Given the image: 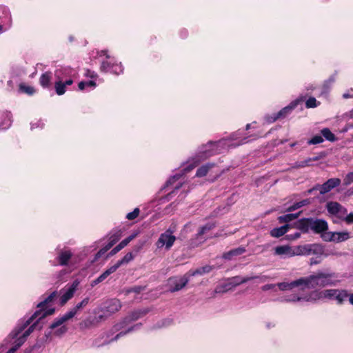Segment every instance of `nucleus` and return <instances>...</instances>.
I'll use <instances>...</instances> for the list:
<instances>
[{
    "label": "nucleus",
    "mask_w": 353,
    "mask_h": 353,
    "mask_svg": "<svg viewBox=\"0 0 353 353\" xmlns=\"http://www.w3.org/2000/svg\"><path fill=\"white\" fill-rule=\"evenodd\" d=\"M339 281L334 272L318 271L308 276L301 277L292 281L279 283L276 285L281 291H293L294 293L306 292L305 289L336 285Z\"/></svg>",
    "instance_id": "1"
},
{
    "label": "nucleus",
    "mask_w": 353,
    "mask_h": 353,
    "mask_svg": "<svg viewBox=\"0 0 353 353\" xmlns=\"http://www.w3.org/2000/svg\"><path fill=\"white\" fill-rule=\"evenodd\" d=\"M348 297V292L343 289H327L312 290L309 292L292 293L282 297V301L287 303H316L321 299L334 300L341 305Z\"/></svg>",
    "instance_id": "2"
},
{
    "label": "nucleus",
    "mask_w": 353,
    "mask_h": 353,
    "mask_svg": "<svg viewBox=\"0 0 353 353\" xmlns=\"http://www.w3.org/2000/svg\"><path fill=\"white\" fill-rule=\"evenodd\" d=\"M323 253V247L318 244L290 246L279 245L274 248V255L281 259H288L295 256L311 255Z\"/></svg>",
    "instance_id": "3"
},
{
    "label": "nucleus",
    "mask_w": 353,
    "mask_h": 353,
    "mask_svg": "<svg viewBox=\"0 0 353 353\" xmlns=\"http://www.w3.org/2000/svg\"><path fill=\"white\" fill-rule=\"evenodd\" d=\"M240 135H241V132L238 131L232 134L230 139H223L215 143L210 142L204 147L200 153L203 158H208L214 154L216 152H221V150L219 149V148L236 147L248 142L247 140L248 138L246 137L243 139H239Z\"/></svg>",
    "instance_id": "4"
},
{
    "label": "nucleus",
    "mask_w": 353,
    "mask_h": 353,
    "mask_svg": "<svg viewBox=\"0 0 353 353\" xmlns=\"http://www.w3.org/2000/svg\"><path fill=\"white\" fill-rule=\"evenodd\" d=\"M98 57L101 60L100 70L104 72H110L119 75L123 72V66L121 62H118L110 56L107 50L98 52Z\"/></svg>",
    "instance_id": "5"
},
{
    "label": "nucleus",
    "mask_w": 353,
    "mask_h": 353,
    "mask_svg": "<svg viewBox=\"0 0 353 353\" xmlns=\"http://www.w3.org/2000/svg\"><path fill=\"white\" fill-rule=\"evenodd\" d=\"M121 307V302L118 299H111L105 303L104 309L101 310L103 312L102 314H99L91 319H88L82 323V325L84 327H89L92 325L97 324L101 321H103L108 315L117 312Z\"/></svg>",
    "instance_id": "6"
},
{
    "label": "nucleus",
    "mask_w": 353,
    "mask_h": 353,
    "mask_svg": "<svg viewBox=\"0 0 353 353\" xmlns=\"http://www.w3.org/2000/svg\"><path fill=\"white\" fill-rule=\"evenodd\" d=\"M56 296L57 292H53L43 301L39 303L37 305V307L39 308V310L34 312V314L32 316L29 321H27V323L29 324L36 319L38 320H41L47 316L52 315L54 312V308L49 307L48 305L51 303Z\"/></svg>",
    "instance_id": "7"
},
{
    "label": "nucleus",
    "mask_w": 353,
    "mask_h": 353,
    "mask_svg": "<svg viewBox=\"0 0 353 353\" xmlns=\"http://www.w3.org/2000/svg\"><path fill=\"white\" fill-rule=\"evenodd\" d=\"M300 101L301 100L297 99L292 101L288 105L282 108L277 113H275L271 116H267L265 118L267 121L268 123H273L276 121L277 119L285 118L286 117L291 114V112L295 108L297 107Z\"/></svg>",
    "instance_id": "8"
},
{
    "label": "nucleus",
    "mask_w": 353,
    "mask_h": 353,
    "mask_svg": "<svg viewBox=\"0 0 353 353\" xmlns=\"http://www.w3.org/2000/svg\"><path fill=\"white\" fill-rule=\"evenodd\" d=\"M89 303V298L86 297L83 299L81 302L77 303L73 308L67 312L63 316H59L57 321L52 325V327H56L57 325H60L61 323H64L67 321L73 318L77 312L81 308L85 307Z\"/></svg>",
    "instance_id": "9"
},
{
    "label": "nucleus",
    "mask_w": 353,
    "mask_h": 353,
    "mask_svg": "<svg viewBox=\"0 0 353 353\" xmlns=\"http://www.w3.org/2000/svg\"><path fill=\"white\" fill-rule=\"evenodd\" d=\"M80 281L78 279L74 280L70 285L60 290V303L61 305H65L70 299H71L79 285Z\"/></svg>",
    "instance_id": "10"
},
{
    "label": "nucleus",
    "mask_w": 353,
    "mask_h": 353,
    "mask_svg": "<svg viewBox=\"0 0 353 353\" xmlns=\"http://www.w3.org/2000/svg\"><path fill=\"white\" fill-rule=\"evenodd\" d=\"M326 209L330 216L341 219L347 213V210L341 204L334 201H330L326 204Z\"/></svg>",
    "instance_id": "11"
},
{
    "label": "nucleus",
    "mask_w": 353,
    "mask_h": 353,
    "mask_svg": "<svg viewBox=\"0 0 353 353\" xmlns=\"http://www.w3.org/2000/svg\"><path fill=\"white\" fill-rule=\"evenodd\" d=\"M77 72L69 66L60 67L55 70V81H65V79H73L76 77Z\"/></svg>",
    "instance_id": "12"
},
{
    "label": "nucleus",
    "mask_w": 353,
    "mask_h": 353,
    "mask_svg": "<svg viewBox=\"0 0 353 353\" xmlns=\"http://www.w3.org/2000/svg\"><path fill=\"white\" fill-rule=\"evenodd\" d=\"M175 240L176 237L172 234V232L167 230L160 235L157 242V246L158 248H165L166 250H169L174 244Z\"/></svg>",
    "instance_id": "13"
},
{
    "label": "nucleus",
    "mask_w": 353,
    "mask_h": 353,
    "mask_svg": "<svg viewBox=\"0 0 353 353\" xmlns=\"http://www.w3.org/2000/svg\"><path fill=\"white\" fill-rule=\"evenodd\" d=\"M73 256V252L69 248H63L57 252L56 260L59 265L62 266L69 265L70 261Z\"/></svg>",
    "instance_id": "14"
},
{
    "label": "nucleus",
    "mask_w": 353,
    "mask_h": 353,
    "mask_svg": "<svg viewBox=\"0 0 353 353\" xmlns=\"http://www.w3.org/2000/svg\"><path fill=\"white\" fill-rule=\"evenodd\" d=\"M309 224L310 230L316 234L326 232L328 229V224L324 219L310 218Z\"/></svg>",
    "instance_id": "15"
},
{
    "label": "nucleus",
    "mask_w": 353,
    "mask_h": 353,
    "mask_svg": "<svg viewBox=\"0 0 353 353\" xmlns=\"http://www.w3.org/2000/svg\"><path fill=\"white\" fill-rule=\"evenodd\" d=\"M181 176L179 174L170 177L165 183L164 186L161 188V191L166 190L168 188H172L174 192L176 190H179L183 184V180L181 179Z\"/></svg>",
    "instance_id": "16"
},
{
    "label": "nucleus",
    "mask_w": 353,
    "mask_h": 353,
    "mask_svg": "<svg viewBox=\"0 0 353 353\" xmlns=\"http://www.w3.org/2000/svg\"><path fill=\"white\" fill-rule=\"evenodd\" d=\"M341 183V180L338 178H332L328 179L325 183L321 185H319V192L321 194H325L329 192L333 188L339 186Z\"/></svg>",
    "instance_id": "17"
},
{
    "label": "nucleus",
    "mask_w": 353,
    "mask_h": 353,
    "mask_svg": "<svg viewBox=\"0 0 353 353\" xmlns=\"http://www.w3.org/2000/svg\"><path fill=\"white\" fill-rule=\"evenodd\" d=\"M188 282V278L185 276L179 279H170L169 280V285L170 286L171 292L179 291L182 289Z\"/></svg>",
    "instance_id": "18"
},
{
    "label": "nucleus",
    "mask_w": 353,
    "mask_h": 353,
    "mask_svg": "<svg viewBox=\"0 0 353 353\" xmlns=\"http://www.w3.org/2000/svg\"><path fill=\"white\" fill-rule=\"evenodd\" d=\"M120 239L119 234H114L109 238V242L103 248H102L95 255L94 260H97L109 250Z\"/></svg>",
    "instance_id": "19"
},
{
    "label": "nucleus",
    "mask_w": 353,
    "mask_h": 353,
    "mask_svg": "<svg viewBox=\"0 0 353 353\" xmlns=\"http://www.w3.org/2000/svg\"><path fill=\"white\" fill-rule=\"evenodd\" d=\"M74 82L73 79H65V81H55L54 89L58 95H63L66 92V87L71 85Z\"/></svg>",
    "instance_id": "20"
},
{
    "label": "nucleus",
    "mask_w": 353,
    "mask_h": 353,
    "mask_svg": "<svg viewBox=\"0 0 353 353\" xmlns=\"http://www.w3.org/2000/svg\"><path fill=\"white\" fill-rule=\"evenodd\" d=\"M12 116L10 112H0V130L8 129L12 123Z\"/></svg>",
    "instance_id": "21"
},
{
    "label": "nucleus",
    "mask_w": 353,
    "mask_h": 353,
    "mask_svg": "<svg viewBox=\"0 0 353 353\" xmlns=\"http://www.w3.org/2000/svg\"><path fill=\"white\" fill-rule=\"evenodd\" d=\"M309 222L310 218L300 219L291 224V228H295L301 230L302 232L306 233L310 230Z\"/></svg>",
    "instance_id": "22"
},
{
    "label": "nucleus",
    "mask_w": 353,
    "mask_h": 353,
    "mask_svg": "<svg viewBox=\"0 0 353 353\" xmlns=\"http://www.w3.org/2000/svg\"><path fill=\"white\" fill-rule=\"evenodd\" d=\"M59 317L57 318L54 322L50 325V329L51 330V332L49 334H54L57 336H61L65 334L68 331V327L63 323H61L60 325H57L56 327H52V325L57 321Z\"/></svg>",
    "instance_id": "23"
},
{
    "label": "nucleus",
    "mask_w": 353,
    "mask_h": 353,
    "mask_svg": "<svg viewBox=\"0 0 353 353\" xmlns=\"http://www.w3.org/2000/svg\"><path fill=\"white\" fill-rule=\"evenodd\" d=\"M290 229H291V224H285L281 227L272 229L270 231V235L272 237L279 238L287 233Z\"/></svg>",
    "instance_id": "24"
},
{
    "label": "nucleus",
    "mask_w": 353,
    "mask_h": 353,
    "mask_svg": "<svg viewBox=\"0 0 353 353\" xmlns=\"http://www.w3.org/2000/svg\"><path fill=\"white\" fill-rule=\"evenodd\" d=\"M245 252V248L243 247H239L235 249H233L226 253H225L223 257L225 259L231 260L233 259L235 256H239Z\"/></svg>",
    "instance_id": "25"
},
{
    "label": "nucleus",
    "mask_w": 353,
    "mask_h": 353,
    "mask_svg": "<svg viewBox=\"0 0 353 353\" xmlns=\"http://www.w3.org/2000/svg\"><path fill=\"white\" fill-rule=\"evenodd\" d=\"M213 168H214V164L213 163H207L201 166L196 172V176L203 177L206 176Z\"/></svg>",
    "instance_id": "26"
},
{
    "label": "nucleus",
    "mask_w": 353,
    "mask_h": 353,
    "mask_svg": "<svg viewBox=\"0 0 353 353\" xmlns=\"http://www.w3.org/2000/svg\"><path fill=\"white\" fill-rule=\"evenodd\" d=\"M40 84L43 88H49L52 84V73L46 72L43 73L39 79Z\"/></svg>",
    "instance_id": "27"
},
{
    "label": "nucleus",
    "mask_w": 353,
    "mask_h": 353,
    "mask_svg": "<svg viewBox=\"0 0 353 353\" xmlns=\"http://www.w3.org/2000/svg\"><path fill=\"white\" fill-rule=\"evenodd\" d=\"M351 238L350 232L347 231L343 232H335V236L334 239V242L335 243H341Z\"/></svg>",
    "instance_id": "28"
},
{
    "label": "nucleus",
    "mask_w": 353,
    "mask_h": 353,
    "mask_svg": "<svg viewBox=\"0 0 353 353\" xmlns=\"http://www.w3.org/2000/svg\"><path fill=\"white\" fill-rule=\"evenodd\" d=\"M300 214V212L297 214H288L283 216H280L278 218L279 223H288L294 219H296Z\"/></svg>",
    "instance_id": "29"
},
{
    "label": "nucleus",
    "mask_w": 353,
    "mask_h": 353,
    "mask_svg": "<svg viewBox=\"0 0 353 353\" xmlns=\"http://www.w3.org/2000/svg\"><path fill=\"white\" fill-rule=\"evenodd\" d=\"M97 86L96 83L94 81H81L79 83L78 88L80 90H84L86 88H90L93 90Z\"/></svg>",
    "instance_id": "30"
},
{
    "label": "nucleus",
    "mask_w": 353,
    "mask_h": 353,
    "mask_svg": "<svg viewBox=\"0 0 353 353\" xmlns=\"http://www.w3.org/2000/svg\"><path fill=\"white\" fill-rule=\"evenodd\" d=\"M321 134L323 137L331 142H334L336 140L335 135L330 131L329 128H323L321 130Z\"/></svg>",
    "instance_id": "31"
},
{
    "label": "nucleus",
    "mask_w": 353,
    "mask_h": 353,
    "mask_svg": "<svg viewBox=\"0 0 353 353\" xmlns=\"http://www.w3.org/2000/svg\"><path fill=\"white\" fill-rule=\"evenodd\" d=\"M310 203V199H304L300 202H297L294 203V205L290 206L286 210L288 212L294 211L295 210H297L303 206H305L306 205H308Z\"/></svg>",
    "instance_id": "32"
},
{
    "label": "nucleus",
    "mask_w": 353,
    "mask_h": 353,
    "mask_svg": "<svg viewBox=\"0 0 353 353\" xmlns=\"http://www.w3.org/2000/svg\"><path fill=\"white\" fill-rule=\"evenodd\" d=\"M19 90L29 95H32L35 92V90L33 87L25 83H21L19 85Z\"/></svg>",
    "instance_id": "33"
},
{
    "label": "nucleus",
    "mask_w": 353,
    "mask_h": 353,
    "mask_svg": "<svg viewBox=\"0 0 353 353\" xmlns=\"http://www.w3.org/2000/svg\"><path fill=\"white\" fill-rule=\"evenodd\" d=\"M214 227V223H207L206 225H205L200 229L199 232H198V236H203V234H206L208 232L211 230Z\"/></svg>",
    "instance_id": "34"
},
{
    "label": "nucleus",
    "mask_w": 353,
    "mask_h": 353,
    "mask_svg": "<svg viewBox=\"0 0 353 353\" xmlns=\"http://www.w3.org/2000/svg\"><path fill=\"white\" fill-rule=\"evenodd\" d=\"M134 259V256L131 252L127 253L121 260L118 261L119 265L121 266L122 265L127 264Z\"/></svg>",
    "instance_id": "35"
},
{
    "label": "nucleus",
    "mask_w": 353,
    "mask_h": 353,
    "mask_svg": "<svg viewBox=\"0 0 353 353\" xmlns=\"http://www.w3.org/2000/svg\"><path fill=\"white\" fill-rule=\"evenodd\" d=\"M37 325V322L34 323L31 326H30L21 336H19L17 339H24V341L34 331Z\"/></svg>",
    "instance_id": "36"
},
{
    "label": "nucleus",
    "mask_w": 353,
    "mask_h": 353,
    "mask_svg": "<svg viewBox=\"0 0 353 353\" xmlns=\"http://www.w3.org/2000/svg\"><path fill=\"white\" fill-rule=\"evenodd\" d=\"M15 344L10 348L6 353H15L17 349L24 343V339H17Z\"/></svg>",
    "instance_id": "37"
},
{
    "label": "nucleus",
    "mask_w": 353,
    "mask_h": 353,
    "mask_svg": "<svg viewBox=\"0 0 353 353\" xmlns=\"http://www.w3.org/2000/svg\"><path fill=\"white\" fill-rule=\"evenodd\" d=\"M320 104L314 97H310L305 102V106L307 108H316Z\"/></svg>",
    "instance_id": "38"
},
{
    "label": "nucleus",
    "mask_w": 353,
    "mask_h": 353,
    "mask_svg": "<svg viewBox=\"0 0 353 353\" xmlns=\"http://www.w3.org/2000/svg\"><path fill=\"white\" fill-rule=\"evenodd\" d=\"M335 236V232H323L321 237L325 241H332L334 242V239Z\"/></svg>",
    "instance_id": "39"
},
{
    "label": "nucleus",
    "mask_w": 353,
    "mask_h": 353,
    "mask_svg": "<svg viewBox=\"0 0 353 353\" xmlns=\"http://www.w3.org/2000/svg\"><path fill=\"white\" fill-rule=\"evenodd\" d=\"M139 233V231L134 232L131 235L120 242L121 244L123 246V248H125L131 241H132L138 236Z\"/></svg>",
    "instance_id": "40"
},
{
    "label": "nucleus",
    "mask_w": 353,
    "mask_h": 353,
    "mask_svg": "<svg viewBox=\"0 0 353 353\" xmlns=\"http://www.w3.org/2000/svg\"><path fill=\"white\" fill-rule=\"evenodd\" d=\"M144 314H145V312H143V311L134 312L131 314V315L130 316H128L126 319V320H128L129 321L137 320L139 318H140Z\"/></svg>",
    "instance_id": "41"
},
{
    "label": "nucleus",
    "mask_w": 353,
    "mask_h": 353,
    "mask_svg": "<svg viewBox=\"0 0 353 353\" xmlns=\"http://www.w3.org/2000/svg\"><path fill=\"white\" fill-rule=\"evenodd\" d=\"M139 209L138 208H136L134 209L132 212L128 213L125 217L128 220H134L139 216Z\"/></svg>",
    "instance_id": "42"
},
{
    "label": "nucleus",
    "mask_w": 353,
    "mask_h": 353,
    "mask_svg": "<svg viewBox=\"0 0 353 353\" xmlns=\"http://www.w3.org/2000/svg\"><path fill=\"white\" fill-rule=\"evenodd\" d=\"M323 141V139L320 135H316L307 141L309 145H315L321 143Z\"/></svg>",
    "instance_id": "43"
},
{
    "label": "nucleus",
    "mask_w": 353,
    "mask_h": 353,
    "mask_svg": "<svg viewBox=\"0 0 353 353\" xmlns=\"http://www.w3.org/2000/svg\"><path fill=\"white\" fill-rule=\"evenodd\" d=\"M345 185H349L353 183V172L347 173L343 179Z\"/></svg>",
    "instance_id": "44"
},
{
    "label": "nucleus",
    "mask_w": 353,
    "mask_h": 353,
    "mask_svg": "<svg viewBox=\"0 0 353 353\" xmlns=\"http://www.w3.org/2000/svg\"><path fill=\"white\" fill-rule=\"evenodd\" d=\"M252 278L250 277H244V278H240V277H234L233 278V282L232 283L234 285H239L241 283H245L248 281H250Z\"/></svg>",
    "instance_id": "45"
},
{
    "label": "nucleus",
    "mask_w": 353,
    "mask_h": 353,
    "mask_svg": "<svg viewBox=\"0 0 353 353\" xmlns=\"http://www.w3.org/2000/svg\"><path fill=\"white\" fill-rule=\"evenodd\" d=\"M323 250H324V249L323 248ZM317 255H319V256H327L329 255L328 253H325V251H323V253L322 254H316ZM318 260L316 259H314V258H312L310 259V264L311 265H316V264H318L321 262V256H318Z\"/></svg>",
    "instance_id": "46"
},
{
    "label": "nucleus",
    "mask_w": 353,
    "mask_h": 353,
    "mask_svg": "<svg viewBox=\"0 0 353 353\" xmlns=\"http://www.w3.org/2000/svg\"><path fill=\"white\" fill-rule=\"evenodd\" d=\"M341 220H344L348 224L353 223V212L350 213L349 214H345L344 217L341 218Z\"/></svg>",
    "instance_id": "47"
},
{
    "label": "nucleus",
    "mask_w": 353,
    "mask_h": 353,
    "mask_svg": "<svg viewBox=\"0 0 353 353\" xmlns=\"http://www.w3.org/2000/svg\"><path fill=\"white\" fill-rule=\"evenodd\" d=\"M133 329H134V327H130L125 329L124 331H121L119 334H117L116 335V336L114 338V340H117L121 336H123L125 335L127 333L133 330Z\"/></svg>",
    "instance_id": "48"
},
{
    "label": "nucleus",
    "mask_w": 353,
    "mask_h": 353,
    "mask_svg": "<svg viewBox=\"0 0 353 353\" xmlns=\"http://www.w3.org/2000/svg\"><path fill=\"white\" fill-rule=\"evenodd\" d=\"M120 267V265H119V263L117 262L114 265H112L109 268H108L105 271L108 272L109 275L114 273L117 271V270Z\"/></svg>",
    "instance_id": "49"
},
{
    "label": "nucleus",
    "mask_w": 353,
    "mask_h": 353,
    "mask_svg": "<svg viewBox=\"0 0 353 353\" xmlns=\"http://www.w3.org/2000/svg\"><path fill=\"white\" fill-rule=\"evenodd\" d=\"M192 163H189V164L183 169L185 172H188L192 169H194L198 164V162H195V161L193 159Z\"/></svg>",
    "instance_id": "50"
},
{
    "label": "nucleus",
    "mask_w": 353,
    "mask_h": 353,
    "mask_svg": "<svg viewBox=\"0 0 353 353\" xmlns=\"http://www.w3.org/2000/svg\"><path fill=\"white\" fill-rule=\"evenodd\" d=\"M123 248V246L119 243L115 248H114L110 252V255L112 256L119 252Z\"/></svg>",
    "instance_id": "51"
},
{
    "label": "nucleus",
    "mask_w": 353,
    "mask_h": 353,
    "mask_svg": "<svg viewBox=\"0 0 353 353\" xmlns=\"http://www.w3.org/2000/svg\"><path fill=\"white\" fill-rule=\"evenodd\" d=\"M300 236H301V233L297 232L293 234L287 235L286 239L290 241H294V240H296V239L300 238Z\"/></svg>",
    "instance_id": "52"
},
{
    "label": "nucleus",
    "mask_w": 353,
    "mask_h": 353,
    "mask_svg": "<svg viewBox=\"0 0 353 353\" xmlns=\"http://www.w3.org/2000/svg\"><path fill=\"white\" fill-rule=\"evenodd\" d=\"M188 274H189L190 276H195V275H197V274H199V275L204 274H203V272H202L201 268H198L197 270H194V271H190V272H188Z\"/></svg>",
    "instance_id": "53"
},
{
    "label": "nucleus",
    "mask_w": 353,
    "mask_h": 353,
    "mask_svg": "<svg viewBox=\"0 0 353 353\" xmlns=\"http://www.w3.org/2000/svg\"><path fill=\"white\" fill-rule=\"evenodd\" d=\"M8 347V342L6 341H3L1 344H0V353L3 352Z\"/></svg>",
    "instance_id": "54"
},
{
    "label": "nucleus",
    "mask_w": 353,
    "mask_h": 353,
    "mask_svg": "<svg viewBox=\"0 0 353 353\" xmlns=\"http://www.w3.org/2000/svg\"><path fill=\"white\" fill-rule=\"evenodd\" d=\"M276 286V285H274V284H268V285H265L262 287V290L263 291H267V290H271V289H273L274 287Z\"/></svg>",
    "instance_id": "55"
},
{
    "label": "nucleus",
    "mask_w": 353,
    "mask_h": 353,
    "mask_svg": "<svg viewBox=\"0 0 353 353\" xmlns=\"http://www.w3.org/2000/svg\"><path fill=\"white\" fill-rule=\"evenodd\" d=\"M109 276V274H108V272L106 271H105L103 274H101L98 278H99V280L102 282L103 281H104L108 276Z\"/></svg>",
    "instance_id": "56"
},
{
    "label": "nucleus",
    "mask_w": 353,
    "mask_h": 353,
    "mask_svg": "<svg viewBox=\"0 0 353 353\" xmlns=\"http://www.w3.org/2000/svg\"><path fill=\"white\" fill-rule=\"evenodd\" d=\"M201 270H202V272H203V274H206V273L210 272L212 270V267L209 266V265H205L204 267H202Z\"/></svg>",
    "instance_id": "57"
},
{
    "label": "nucleus",
    "mask_w": 353,
    "mask_h": 353,
    "mask_svg": "<svg viewBox=\"0 0 353 353\" xmlns=\"http://www.w3.org/2000/svg\"><path fill=\"white\" fill-rule=\"evenodd\" d=\"M312 161L311 159H308L301 163H300V164L298 165V167H305V166H307V165H310V162Z\"/></svg>",
    "instance_id": "58"
},
{
    "label": "nucleus",
    "mask_w": 353,
    "mask_h": 353,
    "mask_svg": "<svg viewBox=\"0 0 353 353\" xmlns=\"http://www.w3.org/2000/svg\"><path fill=\"white\" fill-rule=\"evenodd\" d=\"M142 290V288L141 287H135V288H131L130 290H128V292H136V293H139L140 292V291Z\"/></svg>",
    "instance_id": "59"
},
{
    "label": "nucleus",
    "mask_w": 353,
    "mask_h": 353,
    "mask_svg": "<svg viewBox=\"0 0 353 353\" xmlns=\"http://www.w3.org/2000/svg\"><path fill=\"white\" fill-rule=\"evenodd\" d=\"M101 283V281L99 280V278H97L96 279L93 280L91 283V286L94 287Z\"/></svg>",
    "instance_id": "60"
},
{
    "label": "nucleus",
    "mask_w": 353,
    "mask_h": 353,
    "mask_svg": "<svg viewBox=\"0 0 353 353\" xmlns=\"http://www.w3.org/2000/svg\"><path fill=\"white\" fill-rule=\"evenodd\" d=\"M346 116L349 119H352L353 118V108L350 111H349L348 112L346 113Z\"/></svg>",
    "instance_id": "61"
},
{
    "label": "nucleus",
    "mask_w": 353,
    "mask_h": 353,
    "mask_svg": "<svg viewBox=\"0 0 353 353\" xmlns=\"http://www.w3.org/2000/svg\"><path fill=\"white\" fill-rule=\"evenodd\" d=\"M88 77H90L91 78H95L97 75L94 72H88L87 74Z\"/></svg>",
    "instance_id": "62"
},
{
    "label": "nucleus",
    "mask_w": 353,
    "mask_h": 353,
    "mask_svg": "<svg viewBox=\"0 0 353 353\" xmlns=\"http://www.w3.org/2000/svg\"><path fill=\"white\" fill-rule=\"evenodd\" d=\"M347 298H349V302L350 303V304L353 305V293L350 294H348Z\"/></svg>",
    "instance_id": "63"
},
{
    "label": "nucleus",
    "mask_w": 353,
    "mask_h": 353,
    "mask_svg": "<svg viewBox=\"0 0 353 353\" xmlns=\"http://www.w3.org/2000/svg\"><path fill=\"white\" fill-rule=\"evenodd\" d=\"M343 98L345 99H347V98H353V94H348V93H345L343 94Z\"/></svg>",
    "instance_id": "64"
}]
</instances>
